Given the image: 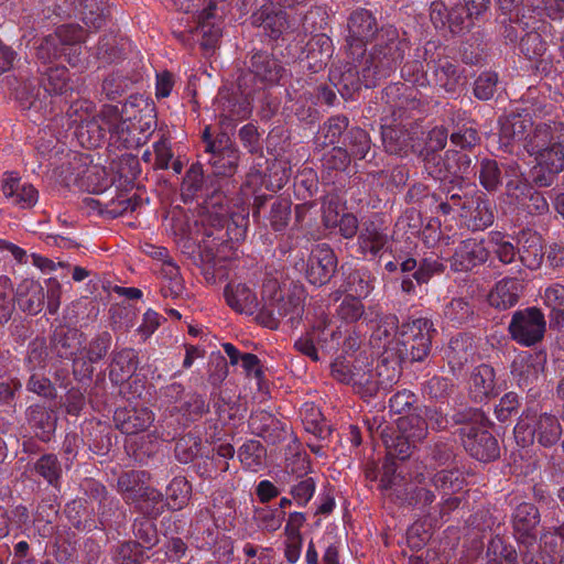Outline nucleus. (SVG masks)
Listing matches in <instances>:
<instances>
[{"label":"nucleus","mask_w":564,"mask_h":564,"mask_svg":"<svg viewBox=\"0 0 564 564\" xmlns=\"http://www.w3.org/2000/svg\"><path fill=\"white\" fill-rule=\"evenodd\" d=\"M379 487L384 499L395 506L419 510L427 519L432 517L436 495L431 486L425 485L423 474L416 475L414 481L408 480L402 469L388 462L382 467Z\"/></svg>","instance_id":"obj_1"},{"label":"nucleus","mask_w":564,"mask_h":564,"mask_svg":"<svg viewBox=\"0 0 564 564\" xmlns=\"http://www.w3.org/2000/svg\"><path fill=\"white\" fill-rule=\"evenodd\" d=\"M409 48L406 40L400 37L395 26H381L379 36L369 53L360 57L361 77L366 87L376 86L381 79L389 77L404 58Z\"/></svg>","instance_id":"obj_2"},{"label":"nucleus","mask_w":564,"mask_h":564,"mask_svg":"<svg viewBox=\"0 0 564 564\" xmlns=\"http://www.w3.org/2000/svg\"><path fill=\"white\" fill-rule=\"evenodd\" d=\"M305 290L302 285H293L284 295L275 279H269L262 285V307L259 310L257 322L270 329H276L284 319L293 328L302 319L304 312Z\"/></svg>","instance_id":"obj_3"},{"label":"nucleus","mask_w":564,"mask_h":564,"mask_svg":"<svg viewBox=\"0 0 564 564\" xmlns=\"http://www.w3.org/2000/svg\"><path fill=\"white\" fill-rule=\"evenodd\" d=\"M452 422L460 427L457 434L464 449L475 459L490 463L500 457V446L489 431V421L478 409H465L452 415Z\"/></svg>","instance_id":"obj_4"},{"label":"nucleus","mask_w":564,"mask_h":564,"mask_svg":"<svg viewBox=\"0 0 564 564\" xmlns=\"http://www.w3.org/2000/svg\"><path fill=\"white\" fill-rule=\"evenodd\" d=\"M124 119L115 122L112 138L126 149H135L149 140L156 127L155 106L141 95L123 104Z\"/></svg>","instance_id":"obj_5"},{"label":"nucleus","mask_w":564,"mask_h":564,"mask_svg":"<svg viewBox=\"0 0 564 564\" xmlns=\"http://www.w3.org/2000/svg\"><path fill=\"white\" fill-rule=\"evenodd\" d=\"M435 333L433 322L429 318L421 317L403 323L391 343L399 364L424 361L431 352Z\"/></svg>","instance_id":"obj_6"},{"label":"nucleus","mask_w":564,"mask_h":564,"mask_svg":"<svg viewBox=\"0 0 564 564\" xmlns=\"http://www.w3.org/2000/svg\"><path fill=\"white\" fill-rule=\"evenodd\" d=\"M514 436L523 444H534L551 448L562 438L563 427L558 417L552 413L540 414L523 412L514 426Z\"/></svg>","instance_id":"obj_7"},{"label":"nucleus","mask_w":564,"mask_h":564,"mask_svg":"<svg viewBox=\"0 0 564 564\" xmlns=\"http://www.w3.org/2000/svg\"><path fill=\"white\" fill-rule=\"evenodd\" d=\"M202 141L205 150L202 158L210 165L214 175L231 176L238 167L240 153L226 132H219L215 138L210 126H206Z\"/></svg>","instance_id":"obj_8"},{"label":"nucleus","mask_w":564,"mask_h":564,"mask_svg":"<svg viewBox=\"0 0 564 564\" xmlns=\"http://www.w3.org/2000/svg\"><path fill=\"white\" fill-rule=\"evenodd\" d=\"M444 51L436 41H429L424 45L423 58L430 70L427 86L454 93L462 79V72L457 64L444 54Z\"/></svg>","instance_id":"obj_9"},{"label":"nucleus","mask_w":564,"mask_h":564,"mask_svg":"<svg viewBox=\"0 0 564 564\" xmlns=\"http://www.w3.org/2000/svg\"><path fill=\"white\" fill-rule=\"evenodd\" d=\"M246 65L247 70L242 72L237 79L238 87L246 97L251 96L253 93L254 88L251 83L254 79L260 80L262 84L275 85L285 73L282 63L264 51L251 53Z\"/></svg>","instance_id":"obj_10"},{"label":"nucleus","mask_w":564,"mask_h":564,"mask_svg":"<svg viewBox=\"0 0 564 564\" xmlns=\"http://www.w3.org/2000/svg\"><path fill=\"white\" fill-rule=\"evenodd\" d=\"M348 35L346 37V52L352 61L365 56L367 44L379 36L381 28L376 17L367 9L354 10L347 22Z\"/></svg>","instance_id":"obj_11"},{"label":"nucleus","mask_w":564,"mask_h":564,"mask_svg":"<svg viewBox=\"0 0 564 564\" xmlns=\"http://www.w3.org/2000/svg\"><path fill=\"white\" fill-rule=\"evenodd\" d=\"M545 332L544 314L535 306L516 311L508 325L510 338L524 347H531L542 341Z\"/></svg>","instance_id":"obj_12"},{"label":"nucleus","mask_w":564,"mask_h":564,"mask_svg":"<svg viewBox=\"0 0 564 564\" xmlns=\"http://www.w3.org/2000/svg\"><path fill=\"white\" fill-rule=\"evenodd\" d=\"M15 99L22 110L31 112L33 120L52 119L62 112L63 108L57 105L43 88L30 80L22 82L15 89Z\"/></svg>","instance_id":"obj_13"},{"label":"nucleus","mask_w":564,"mask_h":564,"mask_svg":"<svg viewBox=\"0 0 564 564\" xmlns=\"http://www.w3.org/2000/svg\"><path fill=\"white\" fill-rule=\"evenodd\" d=\"M381 99L387 105L393 121L410 118L413 111L421 109L423 106L417 88L405 83L388 85L382 90Z\"/></svg>","instance_id":"obj_14"},{"label":"nucleus","mask_w":564,"mask_h":564,"mask_svg":"<svg viewBox=\"0 0 564 564\" xmlns=\"http://www.w3.org/2000/svg\"><path fill=\"white\" fill-rule=\"evenodd\" d=\"M381 141L384 151L390 155L405 158L415 153L420 148V138L414 124L393 123L381 124Z\"/></svg>","instance_id":"obj_15"},{"label":"nucleus","mask_w":564,"mask_h":564,"mask_svg":"<svg viewBox=\"0 0 564 564\" xmlns=\"http://www.w3.org/2000/svg\"><path fill=\"white\" fill-rule=\"evenodd\" d=\"M86 41L84 29L78 24H63L56 28L53 34L42 39L35 48V57L40 64L56 62L58 46H70L83 44Z\"/></svg>","instance_id":"obj_16"},{"label":"nucleus","mask_w":564,"mask_h":564,"mask_svg":"<svg viewBox=\"0 0 564 564\" xmlns=\"http://www.w3.org/2000/svg\"><path fill=\"white\" fill-rule=\"evenodd\" d=\"M216 4L209 2L197 17V24L191 30V39L199 44L206 56L214 54L218 47L223 29L221 19L215 14Z\"/></svg>","instance_id":"obj_17"},{"label":"nucleus","mask_w":564,"mask_h":564,"mask_svg":"<svg viewBox=\"0 0 564 564\" xmlns=\"http://www.w3.org/2000/svg\"><path fill=\"white\" fill-rule=\"evenodd\" d=\"M547 360L545 350L527 351L519 355L512 362L511 375L517 386L531 391L543 373Z\"/></svg>","instance_id":"obj_18"},{"label":"nucleus","mask_w":564,"mask_h":564,"mask_svg":"<svg viewBox=\"0 0 564 564\" xmlns=\"http://www.w3.org/2000/svg\"><path fill=\"white\" fill-rule=\"evenodd\" d=\"M337 257L326 243L317 245L307 260L306 278L316 286L328 283L336 272Z\"/></svg>","instance_id":"obj_19"},{"label":"nucleus","mask_w":564,"mask_h":564,"mask_svg":"<svg viewBox=\"0 0 564 564\" xmlns=\"http://www.w3.org/2000/svg\"><path fill=\"white\" fill-rule=\"evenodd\" d=\"M541 520L539 509L530 502L520 503L512 514L513 534L522 547L536 544L535 529Z\"/></svg>","instance_id":"obj_20"},{"label":"nucleus","mask_w":564,"mask_h":564,"mask_svg":"<svg viewBox=\"0 0 564 564\" xmlns=\"http://www.w3.org/2000/svg\"><path fill=\"white\" fill-rule=\"evenodd\" d=\"M399 268L402 273H411L413 278L404 276L402 279L401 289L405 293L414 292L415 284L413 280H415L419 285L427 283L434 274H440L445 269L443 263L430 258H424L420 262L414 258L401 259Z\"/></svg>","instance_id":"obj_21"},{"label":"nucleus","mask_w":564,"mask_h":564,"mask_svg":"<svg viewBox=\"0 0 564 564\" xmlns=\"http://www.w3.org/2000/svg\"><path fill=\"white\" fill-rule=\"evenodd\" d=\"M489 254L490 251L482 240L469 238L457 246L452 257V267L457 272H467L484 264Z\"/></svg>","instance_id":"obj_22"},{"label":"nucleus","mask_w":564,"mask_h":564,"mask_svg":"<svg viewBox=\"0 0 564 564\" xmlns=\"http://www.w3.org/2000/svg\"><path fill=\"white\" fill-rule=\"evenodd\" d=\"M334 52L333 42L324 33L313 35L301 52V61L306 62V68L318 73L326 67Z\"/></svg>","instance_id":"obj_23"},{"label":"nucleus","mask_w":564,"mask_h":564,"mask_svg":"<svg viewBox=\"0 0 564 564\" xmlns=\"http://www.w3.org/2000/svg\"><path fill=\"white\" fill-rule=\"evenodd\" d=\"M113 422L123 434L133 435L148 430L154 422V413L148 408H119Z\"/></svg>","instance_id":"obj_24"},{"label":"nucleus","mask_w":564,"mask_h":564,"mask_svg":"<svg viewBox=\"0 0 564 564\" xmlns=\"http://www.w3.org/2000/svg\"><path fill=\"white\" fill-rule=\"evenodd\" d=\"M360 74L361 68L359 69L355 64L346 62L332 67L328 78L340 96L348 99L359 91L362 84L365 85L364 77L361 78Z\"/></svg>","instance_id":"obj_25"},{"label":"nucleus","mask_w":564,"mask_h":564,"mask_svg":"<svg viewBox=\"0 0 564 564\" xmlns=\"http://www.w3.org/2000/svg\"><path fill=\"white\" fill-rule=\"evenodd\" d=\"M85 343V335L77 328L61 325L57 326L51 336V348L57 357L72 359L82 350Z\"/></svg>","instance_id":"obj_26"},{"label":"nucleus","mask_w":564,"mask_h":564,"mask_svg":"<svg viewBox=\"0 0 564 564\" xmlns=\"http://www.w3.org/2000/svg\"><path fill=\"white\" fill-rule=\"evenodd\" d=\"M37 73L40 75V84L44 93L48 94L53 99L72 91L70 78L68 69L63 65L41 64Z\"/></svg>","instance_id":"obj_27"},{"label":"nucleus","mask_w":564,"mask_h":564,"mask_svg":"<svg viewBox=\"0 0 564 564\" xmlns=\"http://www.w3.org/2000/svg\"><path fill=\"white\" fill-rule=\"evenodd\" d=\"M564 133V122L550 121L533 124L527 142L523 144L524 150L530 155H535L541 151L555 143L558 135Z\"/></svg>","instance_id":"obj_28"},{"label":"nucleus","mask_w":564,"mask_h":564,"mask_svg":"<svg viewBox=\"0 0 564 564\" xmlns=\"http://www.w3.org/2000/svg\"><path fill=\"white\" fill-rule=\"evenodd\" d=\"M97 517L98 523L95 521H85L84 523L78 522L76 528L84 531H91L94 529L105 531L108 528L120 525L126 519V512L120 507L119 499L110 496L107 500L98 505Z\"/></svg>","instance_id":"obj_29"},{"label":"nucleus","mask_w":564,"mask_h":564,"mask_svg":"<svg viewBox=\"0 0 564 564\" xmlns=\"http://www.w3.org/2000/svg\"><path fill=\"white\" fill-rule=\"evenodd\" d=\"M518 254L522 264L529 269H538L545 256L544 239L533 230H522L518 239Z\"/></svg>","instance_id":"obj_30"},{"label":"nucleus","mask_w":564,"mask_h":564,"mask_svg":"<svg viewBox=\"0 0 564 564\" xmlns=\"http://www.w3.org/2000/svg\"><path fill=\"white\" fill-rule=\"evenodd\" d=\"M249 426L254 434L272 445L283 442L286 437L284 425L267 411L252 413L249 420Z\"/></svg>","instance_id":"obj_31"},{"label":"nucleus","mask_w":564,"mask_h":564,"mask_svg":"<svg viewBox=\"0 0 564 564\" xmlns=\"http://www.w3.org/2000/svg\"><path fill=\"white\" fill-rule=\"evenodd\" d=\"M275 4H264L251 15V23L262 28L272 39H278L288 28V15L282 9H275Z\"/></svg>","instance_id":"obj_32"},{"label":"nucleus","mask_w":564,"mask_h":564,"mask_svg":"<svg viewBox=\"0 0 564 564\" xmlns=\"http://www.w3.org/2000/svg\"><path fill=\"white\" fill-rule=\"evenodd\" d=\"M14 299L23 312L36 315L44 307V289L37 281L25 279L17 286Z\"/></svg>","instance_id":"obj_33"},{"label":"nucleus","mask_w":564,"mask_h":564,"mask_svg":"<svg viewBox=\"0 0 564 564\" xmlns=\"http://www.w3.org/2000/svg\"><path fill=\"white\" fill-rule=\"evenodd\" d=\"M444 352L451 370H462L475 354L473 338L466 333H459L451 338Z\"/></svg>","instance_id":"obj_34"},{"label":"nucleus","mask_w":564,"mask_h":564,"mask_svg":"<svg viewBox=\"0 0 564 564\" xmlns=\"http://www.w3.org/2000/svg\"><path fill=\"white\" fill-rule=\"evenodd\" d=\"M500 138L507 141L527 142L533 127L531 116L520 112H511L500 118Z\"/></svg>","instance_id":"obj_35"},{"label":"nucleus","mask_w":564,"mask_h":564,"mask_svg":"<svg viewBox=\"0 0 564 564\" xmlns=\"http://www.w3.org/2000/svg\"><path fill=\"white\" fill-rule=\"evenodd\" d=\"M383 369H387L386 359L382 360L376 370H364L361 367L356 369L352 387L355 392L365 401L376 397L380 390L387 389L384 382L379 380Z\"/></svg>","instance_id":"obj_36"},{"label":"nucleus","mask_w":564,"mask_h":564,"mask_svg":"<svg viewBox=\"0 0 564 564\" xmlns=\"http://www.w3.org/2000/svg\"><path fill=\"white\" fill-rule=\"evenodd\" d=\"M224 295L227 304L238 313L252 315L257 312L259 303L256 294L243 283H229Z\"/></svg>","instance_id":"obj_37"},{"label":"nucleus","mask_w":564,"mask_h":564,"mask_svg":"<svg viewBox=\"0 0 564 564\" xmlns=\"http://www.w3.org/2000/svg\"><path fill=\"white\" fill-rule=\"evenodd\" d=\"M26 419L39 440L42 442L51 441L57 421L54 411L39 404L31 405L26 410Z\"/></svg>","instance_id":"obj_38"},{"label":"nucleus","mask_w":564,"mask_h":564,"mask_svg":"<svg viewBox=\"0 0 564 564\" xmlns=\"http://www.w3.org/2000/svg\"><path fill=\"white\" fill-rule=\"evenodd\" d=\"M470 395L475 402L496 395V372L489 365H479L470 377Z\"/></svg>","instance_id":"obj_39"},{"label":"nucleus","mask_w":564,"mask_h":564,"mask_svg":"<svg viewBox=\"0 0 564 564\" xmlns=\"http://www.w3.org/2000/svg\"><path fill=\"white\" fill-rule=\"evenodd\" d=\"M115 122L106 121L105 123L93 116L87 120H83L77 127V137L83 145L87 148H98L104 142L107 132L112 135Z\"/></svg>","instance_id":"obj_40"},{"label":"nucleus","mask_w":564,"mask_h":564,"mask_svg":"<svg viewBox=\"0 0 564 564\" xmlns=\"http://www.w3.org/2000/svg\"><path fill=\"white\" fill-rule=\"evenodd\" d=\"M138 368V354L132 348H123L113 354L109 366L110 381L119 386L129 379Z\"/></svg>","instance_id":"obj_41"},{"label":"nucleus","mask_w":564,"mask_h":564,"mask_svg":"<svg viewBox=\"0 0 564 564\" xmlns=\"http://www.w3.org/2000/svg\"><path fill=\"white\" fill-rule=\"evenodd\" d=\"M466 485L464 473L458 468L441 469L429 477V486L440 495L459 494Z\"/></svg>","instance_id":"obj_42"},{"label":"nucleus","mask_w":564,"mask_h":564,"mask_svg":"<svg viewBox=\"0 0 564 564\" xmlns=\"http://www.w3.org/2000/svg\"><path fill=\"white\" fill-rule=\"evenodd\" d=\"M522 285L516 279L499 281L489 293V304L498 310H508L514 306L520 299Z\"/></svg>","instance_id":"obj_43"},{"label":"nucleus","mask_w":564,"mask_h":564,"mask_svg":"<svg viewBox=\"0 0 564 564\" xmlns=\"http://www.w3.org/2000/svg\"><path fill=\"white\" fill-rule=\"evenodd\" d=\"M381 438L387 448V457L382 467L389 463L395 464L399 468L398 460H405L412 454V449L416 446L414 442H410L408 437H404L399 431L392 432L391 434L386 433L384 430L381 432Z\"/></svg>","instance_id":"obj_44"},{"label":"nucleus","mask_w":564,"mask_h":564,"mask_svg":"<svg viewBox=\"0 0 564 564\" xmlns=\"http://www.w3.org/2000/svg\"><path fill=\"white\" fill-rule=\"evenodd\" d=\"M388 242V235L375 223L365 221L361 226L358 245L361 253L377 256Z\"/></svg>","instance_id":"obj_45"},{"label":"nucleus","mask_w":564,"mask_h":564,"mask_svg":"<svg viewBox=\"0 0 564 564\" xmlns=\"http://www.w3.org/2000/svg\"><path fill=\"white\" fill-rule=\"evenodd\" d=\"M441 193L449 200L455 207L460 209V216L467 217L468 212L471 209L473 196L468 192V186L465 185V180L449 178L442 183Z\"/></svg>","instance_id":"obj_46"},{"label":"nucleus","mask_w":564,"mask_h":564,"mask_svg":"<svg viewBox=\"0 0 564 564\" xmlns=\"http://www.w3.org/2000/svg\"><path fill=\"white\" fill-rule=\"evenodd\" d=\"M349 119L345 115L332 116L323 123L314 144L318 150H324L339 141L341 134L348 129Z\"/></svg>","instance_id":"obj_47"},{"label":"nucleus","mask_w":564,"mask_h":564,"mask_svg":"<svg viewBox=\"0 0 564 564\" xmlns=\"http://www.w3.org/2000/svg\"><path fill=\"white\" fill-rule=\"evenodd\" d=\"M6 197L13 198V203L22 208L33 206L37 199V191L31 184H20V178L10 174L2 184Z\"/></svg>","instance_id":"obj_48"},{"label":"nucleus","mask_w":564,"mask_h":564,"mask_svg":"<svg viewBox=\"0 0 564 564\" xmlns=\"http://www.w3.org/2000/svg\"><path fill=\"white\" fill-rule=\"evenodd\" d=\"M149 478L145 471L130 470L122 473L118 477V490L124 496V499L134 502L150 487L147 484Z\"/></svg>","instance_id":"obj_49"},{"label":"nucleus","mask_w":564,"mask_h":564,"mask_svg":"<svg viewBox=\"0 0 564 564\" xmlns=\"http://www.w3.org/2000/svg\"><path fill=\"white\" fill-rule=\"evenodd\" d=\"M209 176L205 175L203 164L200 162L193 163L186 171L181 184V196L186 203L194 199L198 194L207 189Z\"/></svg>","instance_id":"obj_50"},{"label":"nucleus","mask_w":564,"mask_h":564,"mask_svg":"<svg viewBox=\"0 0 564 564\" xmlns=\"http://www.w3.org/2000/svg\"><path fill=\"white\" fill-rule=\"evenodd\" d=\"M160 274L163 279L161 293L164 297L175 299L183 293L184 280L178 265L172 259L162 262Z\"/></svg>","instance_id":"obj_51"},{"label":"nucleus","mask_w":564,"mask_h":564,"mask_svg":"<svg viewBox=\"0 0 564 564\" xmlns=\"http://www.w3.org/2000/svg\"><path fill=\"white\" fill-rule=\"evenodd\" d=\"M446 162L451 172V178L466 180L474 173L477 155L470 152L449 149L446 151Z\"/></svg>","instance_id":"obj_52"},{"label":"nucleus","mask_w":564,"mask_h":564,"mask_svg":"<svg viewBox=\"0 0 564 564\" xmlns=\"http://www.w3.org/2000/svg\"><path fill=\"white\" fill-rule=\"evenodd\" d=\"M469 226L473 230H484L495 220L494 210L486 195L480 193L473 196L471 209L468 212Z\"/></svg>","instance_id":"obj_53"},{"label":"nucleus","mask_w":564,"mask_h":564,"mask_svg":"<svg viewBox=\"0 0 564 564\" xmlns=\"http://www.w3.org/2000/svg\"><path fill=\"white\" fill-rule=\"evenodd\" d=\"M420 411V409H416ZM398 431L408 437L410 442L421 443L429 434V423L423 419L422 413H413L398 420Z\"/></svg>","instance_id":"obj_54"},{"label":"nucleus","mask_w":564,"mask_h":564,"mask_svg":"<svg viewBox=\"0 0 564 564\" xmlns=\"http://www.w3.org/2000/svg\"><path fill=\"white\" fill-rule=\"evenodd\" d=\"M344 149L351 159L364 160L371 150V139L368 132L359 127H352L344 138Z\"/></svg>","instance_id":"obj_55"},{"label":"nucleus","mask_w":564,"mask_h":564,"mask_svg":"<svg viewBox=\"0 0 564 564\" xmlns=\"http://www.w3.org/2000/svg\"><path fill=\"white\" fill-rule=\"evenodd\" d=\"M133 503L142 517L158 519L167 508L163 495L155 488L149 487Z\"/></svg>","instance_id":"obj_56"},{"label":"nucleus","mask_w":564,"mask_h":564,"mask_svg":"<svg viewBox=\"0 0 564 564\" xmlns=\"http://www.w3.org/2000/svg\"><path fill=\"white\" fill-rule=\"evenodd\" d=\"M78 9L82 20L86 26L99 30L106 23L105 3L101 0H72Z\"/></svg>","instance_id":"obj_57"},{"label":"nucleus","mask_w":564,"mask_h":564,"mask_svg":"<svg viewBox=\"0 0 564 564\" xmlns=\"http://www.w3.org/2000/svg\"><path fill=\"white\" fill-rule=\"evenodd\" d=\"M474 314V306L463 297L452 299L443 310L444 319L453 326H460L471 322Z\"/></svg>","instance_id":"obj_58"},{"label":"nucleus","mask_w":564,"mask_h":564,"mask_svg":"<svg viewBox=\"0 0 564 564\" xmlns=\"http://www.w3.org/2000/svg\"><path fill=\"white\" fill-rule=\"evenodd\" d=\"M192 485L185 477H175L166 487L167 508L176 511L183 509L189 501Z\"/></svg>","instance_id":"obj_59"},{"label":"nucleus","mask_w":564,"mask_h":564,"mask_svg":"<svg viewBox=\"0 0 564 564\" xmlns=\"http://www.w3.org/2000/svg\"><path fill=\"white\" fill-rule=\"evenodd\" d=\"M519 50L529 61H539L547 51V42L538 29L533 28L530 31L527 29L519 40Z\"/></svg>","instance_id":"obj_60"},{"label":"nucleus","mask_w":564,"mask_h":564,"mask_svg":"<svg viewBox=\"0 0 564 564\" xmlns=\"http://www.w3.org/2000/svg\"><path fill=\"white\" fill-rule=\"evenodd\" d=\"M34 471L54 488H59L62 465L55 454H44L34 464Z\"/></svg>","instance_id":"obj_61"},{"label":"nucleus","mask_w":564,"mask_h":564,"mask_svg":"<svg viewBox=\"0 0 564 564\" xmlns=\"http://www.w3.org/2000/svg\"><path fill=\"white\" fill-rule=\"evenodd\" d=\"M424 171L429 176L442 183L451 178V172L446 162V152L441 155L436 152H419Z\"/></svg>","instance_id":"obj_62"},{"label":"nucleus","mask_w":564,"mask_h":564,"mask_svg":"<svg viewBox=\"0 0 564 564\" xmlns=\"http://www.w3.org/2000/svg\"><path fill=\"white\" fill-rule=\"evenodd\" d=\"M478 178L480 185L489 193L498 191L502 184V175L499 163L489 158L479 162Z\"/></svg>","instance_id":"obj_63"},{"label":"nucleus","mask_w":564,"mask_h":564,"mask_svg":"<svg viewBox=\"0 0 564 564\" xmlns=\"http://www.w3.org/2000/svg\"><path fill=\"white\" fill-rule=\"evenodd\" d=\"M534 156L536 162L546 166V169H551L553 172H562L564 170V133L558 135V140H555L554 144Z\"/></svg>","instance_id":"obj_64"}]
</instances>
